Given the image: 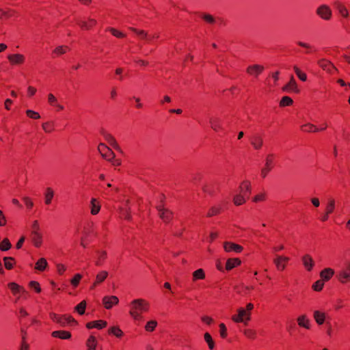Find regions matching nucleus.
Returning <instances> with one entry per match:
<instances>
[{
  "label": "nucleus",
  "mask_w": 350,
  "mask_h": 350,
  "mask_svg": "<svg viewBox=\"0 0 350 350\" xmlns=\"http://www.w3.org/2000/svg\"><path fill=\"white\" fill-rule=\"evenodd\" d=\"M98 150L100 153L103 158L107 159L109 161H112L116 157L115 153L103 143H100L98 145Z\"/></svg>",
  "instance_id": "4"
},
{
  "label": "nucleus",
  "mask_w": 350,
  "mask_h": 350,
  "mask_svg": "<svg viewBox=\"0 0 350 350\" xmlns=\"http://www.w3.org/2000/svg\"><path fill=\"white\" fill-rule=\"evenodd\" d=\"M81 278H82V275L81 274H79V273L76 274L70 281L72 285L74 286H77L79 284V281L81 279Z\"/></svg>",
  "instance_id": "53"
},
{
  "label": "nucleus",
  "mask_w": 350,
  "mask_h": 350,
  "mask_svg": "<svg viewBox=\"0 0 350 350\" xmlns=\"http://www.w3.org/2000/svg\"><path fill=\"white\" fill-rule=\"evenodd\" d=\"M317 14L323 20L329 21L332 15V12L327 5H321L317 9Z\"/></svg>",
  "instance_id": "6"
},
{
  "label": "nucleus",
  "mask_w": 350,
  "mask_h": 350,
  "mask_svg": "<svg viewBox=\"0 0 350 350\" xmlns=\"http://www.w3.org/2000/svg\"><path fill=\"white\" fill-rule=\"evenodd\" d=\"M244 334L247 338L252 339H254L256 335V332L253 329H246L245 330Z\"/></svg>",
  "instance_id": "55"
},
{
  "label": "nucleus",
  "mask_w": 350,
  "mask_h": 350,
  "mask_svg": "<svg viewBox=\"0 0 350 350\" xmlns=\"http://www.w3.org/2000/svg\"><path fill=\"white\" fill-rule=\"evenodd\" d=\"M301 260L304 267L307 271H310L312 269L314 262L312 258L309 254L303 256Z\"/></svg>",
  "instance_id": "13"
},
{
  "label": "nucleus",
  "mask_w": 350,
  "mask_h": 350,
  "mask_svg": "<svg viewBox=\"0 0 350 350\" xmlns=\"http://www.w3.org/2000/svg\"><path fill=\"white\" fill-rule=\"evenodd\" d=\"M13 260H14V258L12 257H4L3 258V261H4L5 267L6 269H11L12 268L13 264H12V261H13Z\"/></svg>",
  "instance_id": "51"
},
{
  "label": "nucleus",
  "mask_w": 350,
  "mask_h": 350,
  "mask_svg": "<svg viewBox=\"0 0 350 350\" xmlns=\"http://www.w3.org/2000/svg\"><path fill=\"white\" fill-rule=\"evenodd\" d=\"M52 336L62 339H68L71 337L70 333L66 331H54Z\"/></svg>",
  "instance_id": "28"
},
{
  "label": "nucleus",
  "mask_w": 350,
  "mask_h": 350,
  "mask_svg": "<svg viewBox=\"0 0 350 350\" xmlns=\"http://www.w3.org/2000/svg\"><path fill=\"white\" fill-rule=\"evenodd\" d=\"M119 299L116 296H105L103 299V304L106 309H110L113 306L117 305Z\"/></svg>",
  "instance_id": "8"
},
{
  "label": "nucleus",
  "mask_w": 350,
  "mask_h": 350,
  "mask_svg": "<svg viewBox=\"0 0 350 350\" xmlns=\"http://www.w3.org/2000/svg\"><path fill=\"white\" fill-rule=\"evenodd\" d=\"M85 307L86 301H82L75 307V310L77 311V312L81 315L85 313Z\"/></svg>",
  "instance_id": "44"
},
{
  "label": "nucleus",
  "mask_w": 350,
  "mask_h": 350,
  "mask_svg": "<svg viewBox=\"0 0 350 350\" xmlns=\"http://www.w3.org/2000/svg\"><path fill=\"white\" fill-rule=\"evenodd\" d=\"M130 315L135 320H139L142 318V313L147 312L149 309V303L143 299H136L130 304Z\"/></svg>",
  "instance_id": "1"
},
{
  "label": "nucleus",
  "mask_w": 350,
  "mask_h": 350,
  "mask_svg": "<svg viewBox=\"0 0 350 350\" xmlns=\"http://www.w3.org/2000/svg\"><path fill=\"white\" fill-rule=\"evenodd\" d=\"M97 258L95 262L96 265L100 266L107 258V252L104 250H97Z\"/></svg>",
  "instance_id": "27"
},
{
  "label": "nucleus",
  "mask_w": 350,
  "mask_h": 350,
  "mask_svg": "<svg viewBox=\"0 0 350 350\" xmlns=\"http://www.w3.org/2000/svg\"><path fill=\"white\" fill-rule=\"evenodd\" d=\"M97 342L96 338L94 336H90L87 340L86 345L88 350H95L96 347Z\"/></svg>",
  "instance_id": "34"
},
{
  "label": "nucleus",
  "mask_w": 350,
  "mask_h": 350,
  "mask_svg": "<svg viewBox=\"0 0 350 350\" xmlns=\"http://www.w3.org/2000/svg\"><path fill=\"white\" fill-rule=\"evenodd\" d=\"M251 189L249 182L244 181L239 187V193L233 198V202L235 205L239 206L245 202L246 198H249Z\"/></svg>",
  "instance_id": "2"
},
{
  "label": "nucleus",
  "mask_w": 350,
  "mask_h": 350,
  "mask_svg": "<svg viewBox=\"0 0 350 350\" xmlns=\"http://www.w3.org/2000/svg\"><path fill=\"white\" fill-rule=\"evenodd\" d=\"M100 209V206L97 202L96 199L92 198L91 200V213L92 215H96L97 213H98Z\"/></svg>",
  "instance_id": "35"
},
{
  "label": "nucleus",
  "mask_w": 350,
  "mask_h": 350,
  "mask_svg": "<svg viewBox=\"0 0 350 350\" xmlns=\"http://www.w3.org/2000/svg\"><path fill=\"white\" fill-rule=\"evenodd\" d=\"M53 196H54L53 190L50 187L46 188V193H44L45 203L46 204H51V200L53 198Z\"/></svg>",
  "instance_id": "37"
},
{
  "label": "nucleus",
  "mask_w": 350,
  "mask_h": 350,
  "mask_svg": "<svg viewBox=\"0 0 350 350\" xmlns=\"http://www.w3.org/2000/svg\"><path fill=\"white\" fill-rule=\"evenodd\" d=\"M301 130L305 132H317L319 131V129L314 125L308 123L301 126Z\"/></svg>",
  "instance_id": "40"
},
{
  "label": "nucleus",
  "mask_w": 350,
  "mask_h": 350,
  "mask_svg": "<svg viewBox=\"0 0 350 350\" xmlns=\"http://www.w3.org/2000/svg\"><path fill=\"white\" fill-rule=\"evenodd\" d=\"M232 319L235 323H245L250 320V312H247L243 308L238 309V314L232 317Z\"/></svg>",
  "instance_id": "3"
},
{
  "label": "nucleus",
  "mask_w": 350,
  "mask_h": 350,
  "mask_svg": "<svg viewBox=\"0 0 350 350\" xmlns=\"http://www.w3.org/2000/svg\"><path fill=\"white\" fill-rule=\"evenodd\" d=\"M334 7L338 12V14L344 18H347L349 16V12L344 4L339 1L334 3Z\"/></svg>",
  "instance_id": "12"
},
{
  "label": "nucleus",
  "mask_w": 350,
  "mask_h": 350,
  "mask_svg": "<svg viewBox=\"0 0 350 350\" xmlns=\"http://www.w3.org/2000/svg\"><path fill=\"white\" fill-rule=\"evenodd\" d=\"M293 100L289 96H283L280 102V107L290 106L293 104Z\"/></svg>",
  "instance_id": "42"
},
{
  "label": "nucleus",
  "mask_w": 350,
  "mask_h": 350,
  "mask_svg": "<svg viewBox=\"0 0 350 350\" xmlns=\"http://www.w3.org/2000/svg\"><path fill=\"white\" fill-rule=\"evenodd\" d=\"M58 323L61 324L62 326H65L68 324L67 317H60L59 320H58Z\"/></svg>",
  "instance_id": "63"
},
{
  "label": "nucleus",
  "mask_w": 350,
  "mask_h": 350,
  "mask_svg": "<svg viewBox=\"0 0 350 350\" xmlns=\"http://www.w3.org/2000/svg\"><path fill=\"white\" fill-rule=\"evenodd\" d=\"M88 21L89 23H87L85 21H80L79 22V25L81 26V28L90 29L93 25L96 24V21L95 19L89 18Z\"/></svg>",
  "instance_id": "33"
},
{
  "label": "nucleus",
  "mask_w": 350,
  "mask_h": 350,
  "mask_svg": "<svg viewBox=\"0 0 350 350\" xmlns=\"http://www.w3.org/2000/svg\"><path fill=\"white\" fill-rule=\"evenodd\" d=\"M157 325V322L156 321H154V320L150 321L146 323V325L145 326V329L147 332H152L155 329Z\"/></svg>",
  "instance_id": "45"
},
{
  "label": "nucleus",
  "mask_w": 350,
  "mask_h": 350,
  "mask_svg": "<svg viewBox=\"0 0 350 350\" xmlns=\"http://www.w3.org/2000/svg\"><path fill=\"white\" fill-rule=\"evenodd\" d=\"M314 319L318 325H322L325 319V314L319 310H315L313 314Z\"/></svg>",
  "instance_id": "24"
},
{
  "label": "nucleus",
  "mask_w": 350,
  "mask_h": 350,
  "mask_svg": "<svg viewBox=\"0 0 350 350\" xmlns=\"http://www.w3.org/2000/svg\"><path fill=\"white\" fill-rule=\"evenodd\" d=\"M68 50H69V47L68 46L61 45L56 47L53 51V53L57 56H59L66 53Z\"/></svg>",
  "instance_id": "36"
},
{
  "label": "nucleus",
  "mask_w": 350,
  "mask_h": 350,
  "mask_svg": "<svg viewBox=\"0 0 350 350\" xmlns=\"http://www.w3.org/2000/svg\"><path fill=\"white\" fill-rule=\"evenodd\" d=\"M297 323L300 327H304L306 329L310 328V320L307 318L306 315L302 314L298 317Z\"/></svg>",
  "instance_id": "20"
},
{
  "label": "nucleus",
  "mask_w": 350,
  "mask_h": 350,
  "mask_svg": "<svg viewBox=\"0 0 350 350\" xmlns=\"http://www.w3.org/2000/svg\"><path fill=\"white\" fill-rule=\"evenodd\" d=\"M42 129L46 133H50L53 130V123L46 122L42 124Z\"/></svg>",
  "instance_id": "49"
},
{
  "label": "nucleus",
  "mask_w": 350,
  "mask_h": 350,
  "mask_svg": "<svg viewBox=\"0 0 350 350\" xmlns=\"http://www.w3.org/2000/svg\"><path fill=\"white\" fill-rule=\"evenodd\" d=\"M336 202L334 198H329L325 206V213L332 214L335 208Z\"/></svg>",
  "instance_id": "32"
},
{
  "label": "nucleus",
  "mask_w": 350,
  "mask_h": 350,
  "mask_svg": "<svg viewBox=\"0 0 350 350\" xmlns=\"http://www.w3.org/2000/svg\"><path fill=\"white\" fill-rule=\"evenodd\" d=\"M289 260L288 257L278 256L274 260L273 262L275 264L276 267L279 269H284L285 265L281 262L282 261L287 262Z\"/></svg>",
  "instance_id": "21"
},
{
  "label": "nucleus",
  "mask_w": 350,
  "mask_h": 350,
  "mask_svg": "<svg viewBox=\"0 0 350 350\" xmlns=\"http://www.w3.org/2000/svg\"><path fill=\"white\" fill-rule=\"evenodd\" d=\"M31 232H39L40 226L38 221L35 220L33 221V224L31 225Z\"/></svg>",
  "instance_id": "60"
},
{
  "label": "nucleus",
  "mask_w": 350,
  "mask_h": 350,
  "mask_svg": "<svg viewBox=\"0 0 350 350\" xmlns=\"http://www.w3.org/2000/svg\"><path fill=\"white\" fill-rule=\"evenodd\" d=\"M202 18L208 23H213L215 22L214 18L210 14H203L202 16Z\"/></svg>",
  "instance_id": "59"
},
{
  "label": "nucleus",
  "mask_w": 350,
  "mask_h": 350,
  "mask_svg": "<svg viewBox=\"0 0 350 350\" xmlns=\"http://www.w3.org/2000/svg\"><path fill=\"white\" fill-rule=\"evenodd\" d=\"M240 264L241 260L239 258H229L226 262V269L230 270Z\"/></svg>",
  "instance_id": "29"
},
{
  "label": "nucleus",
  "mask_w": 350,
  "mask_h": 350,
  "mask_svg": "<svg viewBox=\"0 0 350 350\" xmlns=\"http://www.w3.org/2000/svg\"><path fill=\"white\" fill-rule=\"evenodd\" d=\"M48 263L45 258H41L36 264L35 269L38 271H43L47 267Z\"/></svg>",
  "instance_id": "38"
},
{
  "label": "nucleus",
  "mask_w": 350,
  "mask_h": 350,
  "mask_svg": "<svg viewBox=\"0 0 350 350\" xmlns=\"http://www.w3.org/2000/svg\"><path fill=\"white\" fill-rule=\"evenodd\" d=\"M323 285H324V282H323V280H317L313 285H312V288L314 291H320L323 287Z\"/></svg>",
  "instance_id": "52"
},
{
  "label": "nucleus",
  "mask_w": 350,
  "mask_h": 350,
  "mask_svg": "<svg viewBox=\"0 0 350 350\" xmlns=\"http://www.w3.org/2000/svg\"><path fill=\"white\" fill-rule=\"evenodd\" d=\"M282 90L286 92H292L294 93L299 92V89L298 88L295 79L293 75L291 77L289 82L282 88Z\"/></svg>",
  "instance_id": "10"
},
{
  "label": "nucleus",
  "mask_w": 350,
  "mask_h": 350,
  "mask_svg": "<svg viewBox=\"0 0 350 350\" xmlns=\"http://www.w3.org/2000/svg\"><path fill=\"white\" fill-rule=\"evenodd\" d=\"M31 239L34 245L39 247L42 244V234L40 232H31Z\"/></svg>",
  "instance_id": "23"
},
{
  "label": "nucleus",
  "mask_w": 350,
  "mask_h": 350,
  "mask_svg": "<svg viewBox=\"0 0 350 350\" xmlns=\"http://www.w3.org/2000/svg\"><path fill=\"white\" fill-rule=\"evenodd\" d=\"M29 286L31 288H33L37 293H40L41 291L39 283L36 281L30 282Z\"/></svg>",
  "instance_id": "58"
},
{
  "label": "nucleus",
  "mask_w": 350,
  "mask_h": 350,
  "mask_svg": "<svg viewBox=\"0 0 350 350\" xmlns=\"http://www.w3.org/2000/svg\"><path fill=\"white\" fill-rule=\"evenodd\" d=\"M219 328H220V335L221 336L224 338L226 337L227 336V329H226V325L224 324V323H221L219 325Z\"/></svg>",
  "instance_id": "56"
},
{
  "label": "nucleus",
  "mask_w": 350,
  "mask_h": 350,
  "mask_svg": "<svg viewBox=\"0 0 350 350\" xmlns=\"http://www.w3.org/2000/svg\"><path fill=\"white\" fill-rule=\"evenodd\" d=\"M57 271L59 274H62L66 269V267L61 264L57 265Z\"/></svg>",
  "instance_id": "64"
},
{
  "label": "nucleus",
  "mask_w": 350,
  "mask_h": 350,
  "mask_svg": "<svg viewBox=\"0 0 350 350\" xmlns=\"http://www.w3.org/2000/svg\"><path fill=\"white\" fill-rule=\"evenodd\" d=\"M274 158V154H269L265 159V166L270 169H272Z\"/></svg>",
  "instance_id": "43"
},
{
  "label": "nucleus",
  "mask_w": 350,
  "mask_h": 350,
  "mask_svg": "<svg viewBox=\"0 0 350 350\" xmlns=\"http://www.w3.org/2000/svg\"><path fill=\"white\" fill-rule=\"evenodd\" d=\"M8 59L10 62V63L14 65L21 64L25 61L24 55L18 53L9 55L8 56Z\"/></svg>",
  "instance_id": "14"
},
{
  "label": "nucleus",
  "mask_w": 350,
  "mask_h": 350,
  "mask_svg": "<svg viewBox=\"0 0 350 350\" xmlns=\"http://www.w3.org/2000/svg\"><path fill=\"white\" fill-rule=\"evenodd\" d=\"M251 144L254 149L259 150L263 144V139L259 135H254L250 139Z\"/></svg>",
  "instance_id": "17"
},
{
  "label": "nucleus",
  "mask_w": 350,
  "mask_h": 350,
  "mask_svg": "<svg viewBox=\"0 0 350 350\" xmlns=\"http://www.w3.org/2000/svg\"><path fill=\"white\" fill-rule=\"evenodd\" d=\"M293 70L301 81H306L307 80L306 74L301 72V70L297 66H293Z\"/></svg>",
  "instance_id": "39"
},
{
  "label": "nucleus",
  "mask_w": 350,
  "mask_h": 350,
  "mask_svg": "<svg viewBox=\"0 0 350 350\" xmlns=\"http://www.w3.org/2000/svg\"><path fill=\"white\" fill-rule=\"evenodd\" d=\"M204 340L207 342L209 349H213L214 348L215 343L211 336L208 333H206L204 334Z\"/></svg>",
  "instance_id": "47"
},
{
  "label": "nucleus",
  "mask_w": 350,
  "mask_h": 350,
  "mask_svg": "<svg viewBox=\"0 0 350 350\" xmlns=\"http://www.w3.org/2000/svg\"><path fill=\"white\" fill-rule=\"evenodd\" d=\"M107 30L110 31L113 36L117 37V38H124L125 37V34L122 32L117 30L116 29H114L113 27H109L107 28Z\"/></svg>",
  "instance_id": "48"
},
{
  "label": "nucleus",
  "mask_w": 350,
  "mask_h": 350,
  "mask_svg": "<svg viewBox=\"0 0 350 350\" xmlns=\"http://www.w3.org/2000/svg\"><path fill=\"white\" fill-rule=\"evenodd\" d=\"M103 135H104L105 139L109 143V144L113 148H115L116 150L119 151L120 152H122V150H121L120 147L119 146V145L118 144L116 139L111 134L104 133Z\"/></svg>",
  "instance_id": "16"
},
{
  "label": "nucleus",
  "mask_w": 350,
  "mask_h": 350,
  "mask_svg": "<svg viewBox=\"0 0 350 350\" xmlns=\"http://www.w3.org/2000/svg\"><path fill=\"white\" fill-rule=\"evenodd\" d=\"M6 224V219L3 212L0 211V226H3Z\"/></svg>",
  "instance_id": "62"
},
{
  "label": "nucleus",
  "mask_w": 350,
  "mask_h": 350,
  "mask_svg": "<svg viewBox=\"0 0 350 350\" xmlns=\"http://www.w3.org/2000/svg\"><path fill=\"white\" fill-rule=\"evenodd\" d=\"M338 278L342 283H346L350 280V263H347L338 271Z\"/></svg>",
  "instance_id": "7"
},
{
  "label": "nucleus",
  "mask_w": 350,
  "mask_h": 350,
  "mask_svg": "<svg viewBox=\"0 0 350 350\" xmlns=\"http://www.w3.org/2000/svg\"><path fill=\"white\" fill-rule=\"evenodd\" d=\"M12 247V244L10 243L8 239H4L1 243H0V250L1 251H7L10 250Z\"/></svg>",
  "instance_id": "41"
},
{
  "label": "nucleus",
  "mask_w": 350,
  "mask_h": 350,
  "mask_svg": "<svg viewBox=\"0 0 350 350\" xmlns=\"http://www.w3.org/2000/svg\"><path fill=\"white\" fill-rule=\"evenodd\" d=\"M202 189L206 196H213L215 193V186L212 183H205Z\"/></svg>",
  "instance_id": "22"
},
{
  "label": "nucleus",
  "mask_w": 350,
  "mask_h": 350,
  "mask_svg": "<svg viewBox=\"0 0 350 350\" xmlns=\"http://www.w3.org/2000/svg\"><path fill=\"white\" fill-rule=\"evenodd\" d=\"M109 333L113 334L116 337H121L123 334L122 331L118 327H112L109 329Z\"/></svg>",
  "instance_id": "46"
},
{
  "label": "nucleus",
  "mask_w": 350,
  "mask_h": 350,
  "mask_svg": "<svg viewBox=\"0 0 350 350\" xmlns=\"http://www.w3.org/2000/svg\"><path fill=\"white\" fill-rule=\"evenodd\" d=\"M108 276V272L106 271H100L96 276V281L94 282V286L103 282Z\"/></svg>",
  "instance_id": "31"
},
{
  "label": "nucleus",
  "mask_w": 350,
  "mask_h": 350,
  "mask_svg": "<svg viewBox=\"0 0 350 350\" xmlns=\"http://www.w3.org/2000/svg\"><path fill=\"white\" fill-rule=\"evenodd\" d=\"M334 274V271L331 268H325L320 273V276L323 281H328Z\"/></svg>",
  "instance_id": "18"
},
{
  "label": "nucleus",
  "mask_w": 350,
  "mask_h": 350,
  "mask_svg": "<svg viewBox=\"0 0 350 350\" xmlns=\"http://www.w3.org/2000/svg\"><path fill=\"white\" fill-rule=\"evenodd\" d=\"M318 64L324 70H325L329 73H332L333 71H337V69L335 68L334 64L331 62H329L325 59H320L318 62Z\"/></svg>",
  "instance_id": "9"
},
{
  "label": "nucleus",
  "mask_w": 350,
  "mask_h": 350,
  "mask_svg": "<svg viewBox=\"0 0 350 350\" xmlns=\"http://www.w3.org/2000/svg\"><path fill=\"white\" fill-rule=\"evenodd\" d=\"M130 30H131L133 32L135 33L138 37L142 40H148L150 37V35L148 33V32L145 31L144 30L137 29L134 27H130Z\"/></svg>",
  "instance_id": "26"
},
{
  "label": "nucleus",
  "mask_w": 350,
  "mask_h": 350,
  "mask_svg": "<svg viewBox=\"0 0 350 350\" xmlns=\"http://www.w3.org/2000/svg\"><path fill=\"white\" fill-rule=\"evenodd\" d=\"M157 209L159 211V215L160 218L164 222L167 223L171 220L173 213L168 208H165L163 204L157 205Z\"/></svg>",
  "instance_id": "5"
},
{
  "label": "nucleus",
  "mask_w": 350,
  "mask_h": 350,
  "mask_svg": "<svg viewBox=\"0 0 350 350\" xmlns=\"http://www.w3.org/2000/svg\"><path fill=\"white\" fill-rule=\"evenodd\" d=\"M23 200H24L26 206H27V208H31L33 207V203L28 197H24Z\"/></svg>",
  "instance_id": "61"
},
{
  "label": "nucleus",
  "mask_w": 350,
  "mask_h": 350,
  "mask_svg": "<svg viewBox=\"0 0 350 350\" xmlns=\"http://www.w3.org/2000/svg\"><path fill=\"white\" fill-rule=\"evenodd\" d=\"M48 101L49 103V104L52 106H56L57 104V98H55V96L52 94H49L48 95Z\"/></svg>",
  "instance_id": "54"
},
{
  "label": "nucleus",
  "mask_w": 350,
  "mask_h": 350,
  "mask_svg": "<svg viewBox=\"0 0 350 350\" xmlns=\"http://www.w3.org/2000/svg\"><path fill=\"white\" fill-rule=\"evenodd\" d=\"M107 325V322L103 320L94 321L92 322H89L87 323L86 327L88 329H92L93 327L97 329H102Z\"/></svg>",
  "instance_id": "19"
},
{
  "label": "nucleus",
  "mask_w": 350,
  "mask_h": 350,
  "mask_svg": "<svg viewBox=\"0 0 350 350\" xmlns=\"http://www.w3.org/2000/svg\"><path fill=\"white\" fill-rule=\"evenodd\" d=\"M11 12H13L12 10H8V11H5L3 10H1L0 9V18H8L10 16H11Z\"/></svg>",
  "instance_id": "57"
},
{
  "label": "nucleus",
  "mask_w": 350,
  "mask_h": 350,
  "mask_svg": "<svg viewBox=\"0 0 350 350\" xmlns=\"http://www.w3.org/2000/svg\"><path fill=\"white\" fill-rule=\"evenodd\" d=\"M8 286L14 294H17L20 293H26V291L23 287H21V286L18 285L14 282L10 283Z\"/></svg>",
  "instance_id": "30"
},
{
  "label": "nucleus",
  "mask_w": 350,
  "mask_h": 350,
  "mask_svg": "<svg viewBox=\"0 0 350 350\" xmlns=\"http://www.w3.org/2000/svg\"><path fill=\"white\" fill-rule=\"evenodd\" d=\"M224 247L225 251L227 252H234L235 253H240L243 249L240 245L232 242H225L224 243Z\"/></svg>",
  "instance_id": "11"
},
{
  "label": "nucleus",
  "mask_w": 350,
  "mask_h": 350,
  "mask_svg": "<svg viewBox=\"0 0 350 350\" xmlns=\"http://www.w3.org/2000/svg\"><path fill=\"white\" fill-rule=\"evenodd\" d=\"M264 70L263 66L255 64L253 66H250L247 68V71L248 73L251 75H258L262 72V71Z\"/></svg>",
  "instance_id": "25"
},
{
  "label": "nucleus",
  "mask_w": 350,
  "mask_h": 350,
  "mask_svg": "<svg viewBox=\"0 0 350 350\" xmlns=\"http://www.w3.org/2000/svg\"><path fill=\"white\" fill-rule=\"evenodd\" d=\"M26 114L27 115V116H29L30 118H32V119L37 120V119L40 118V116L38 112L34 111L31 109L27 110Z\"/></svg>",
  "instance_id": "50"
},
{
  "label": "nucleus",
  "mask_w": 350,
  "mask_h": 350,
  "mask_svg": "<svg viewBox=\"0 0 350 350\" xmlns=\"http://www.w3.org/2000/svg\"><path fill=\"white\" fill-rule=\"evenodd\" d=\"M208 122L211 127L215 131H217L222 129L221 124V120L215 116H209Z\"/></svg>",
  "instance_id": "15"
}]
</instances>
